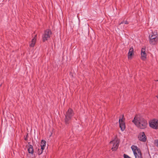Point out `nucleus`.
Returning a JSON list of instances; mask_svg holds the SVG:
<instances>
[{
    "label": "nucleus",
    "instance_id": "15",
    "mask_svg": "<svg viewBox=\"0 0 158 158\" xmlns=\"http://www.w3.org/2000/svg\"><path fill=\"white\" fill-rule=\"evenodd\" d=\"M154 143L155 146L158 148V140L156 139L154 140Z\"/></svg>",
    "mask_w": 158,
    "mask_h": 158
},
{
    "label": "nucleus",
    "instance_id": "11",
    "mask_svg": "<svg viewBox=\"0 0 158 158\" xmlns=\"http://www.w3.org/2000/svg\"><path fill=\"white\" fill-rule=\"evenodd\" d=\"M37 35H35V37L32 39L30 43L29 46L31 47H34L36 42V37Z\"/></svg>",
    "mask_w": 158,
    "mask_h": 158
},
{
    "label": "nucleus",
    "instance_id": "7",
    "mask_svg": "<svg viewBox=\"0 0 158 158\" xmlns=\"http://www.w3.org/2000/svg\"><path fill=\"white\" fill-rule=\"evenodd\" d=\"M150 126L154 129L158 128V120L153 119L149 122Z\"/></svg>",
    "mask_w": 158,
    "mask_h": 158
},
{
    "label": "nucleus",
    "instance_id": "8",
    "mask_svg": "<svg viewBox=\"0 0 158 158\" xmlns=\"http://www.w3.org/2000/svg\"><path fill=\"white\" fill-rule=\"evenodd\" d=\"M146 47H144L141 49V58L143 60H145L147 57V54L145 52Z\"/></svg>",
    "mask_w": 158,
    "mask_h": 158
},
{
    "label": "nucleus",
    "instance_id": "13",
    "mask_svg": "<svg viewBox=\"0 0 158 158\" xmlns=\"http://www.w3.org/2000/svg\"><path fill=\"white\" fill-rule=\"evenodd\" d=\"M46 141L43 140H42L41 141L40 143V146L41 147V149L42 150H43L44 149L46 145Z\"/></svg>",
    "mask_w": 158,
    "mask_h": 158
},
{
    "label": "nucleus",
    "instance_id": "17",
    "mask_svg": "<svg viewBox=\"0 0 158 158\" xmlns=\"http://www.w3.org/2000/svg\"><path fill=\"white\" fill-rule=\"evenodd\" d=\"M43 150L41 149H38V154L39 155H40L43 152Z\"/></svg>",
    "mask_w": 158,
    "mask_h": 158
},
{
    "label": "nucleus",
    "instance_id": "18",
    "mask_svg": "<svg viewBox=\"0 0 158 158\" xmlns=\"http://www.w3.org/2000/svg\"><path fill=\"white\" fill-rule=\"evenodd\" d=\"M25 140H27V138H25Z\"/></svg>",
    "mask_w": 158,
    "mask_h": 158
},
{
    "label": "nucleus",
    "instance_id": "4",
    "mask_svg": "<svg viewBox=\"0 0 158 158\" xmlns=\"http://www.w3.org/2000/svg\"><path fill=\"white\" fill-rule=\"evenodd\" d=\"M119 143V140L117 137L110 142V145L112 147L111 149L113 151L116 150L118 147Z\"/></svg>",
    "mask_w": 158,
    "mask_h": 158
},
{
    "label": "nucleus",
    "instance_id": "3",
    "mask_svg": "<svg viewBox=\"0 0 158 158\" xmlns=\"http://www.w3.org/2000/svg\"><path fill=\"white\" fill-rule=\"evenodd\" d=\"M131 148L135 158H142V155L140 149L137 147L132 145Z\"/></svg>",
    "mask_w": 158,
    "mask_h": 158
},
{
    "label": "nucleus",
    "instance_id": "1",
    "mask_svg": "<svg viewBox=\"0 0 158 158\" xmlns=\"http://www.w3.org/2000/svg\"><path fill=\"white\" fill-rule=\"evenodd\" d=\"M132 122L139 128L143 129L146 127L147 122L144 118L135 116Z\"/></svg>",
    "mask_w": 158,
    "mask_h": 158
},
{
    "label": "nucleus",
    "instance_id": "12",
    "mask_svg": "<svg viewBox=\"0 0 158 158\" xmlns=\"http://www.w3.org/2000/svg\"><path fill=\"white\" fill-rule=\"evenodd\" d=\"M134 49L133 48H131L129 49L128 55V59L131 58V56L133 54Z\"/></svg>",
    "mask_w": 158,
    "mask_h": 158
},
{
    "label": "nucleus",
    "instance_id": "14",
    "mask_svg": "<svg viewBox=\"0 0 158 158\" xmlns=\"http://www.w3.org/2000/svg\"><path fill=\"white\" fill-rule=\"evenodd\" d=\"M28 151L29 153L32 154L33 153V149L32 145H30L28 148Z\"/></svg>",
    "mask_w": 158,
    "mask_h": 158
},
{
    "label": "nucleus",
    "instance_id": "9",
    "mask_svg": "<svg viewBox=\"0 0 158 158\" xmlns=\"http://www.w3.org/2000/svg\"><path fill=\"white\" fill-rule=\"evenodd\" d=\"M139 139L143 142H145L146 140V137L144 132L141 133L139 135Z\"/></svg>",
    "mask_w": 158,
    "mask_h": 158
},
{
    "label": "nucleus",
    "instance_id": "5",
    "mask_svg": "<svg viewBox=\"0 0 158 158\" xmlns=\"http://www.w3.org/2000/svg\"><path fill=\"white\" fill-rule=\"evenodd\" d=\"M158 35L156 33H152L151 35H149L150 43L152 45L156 44L158 41Z\"/></svg>",
    "mask_w": 158,
    "mask_h": 158
},
{
    "label": "nucleus",
    "instance_id": "2",
    "mask_svg": "<svg viewBox=\"0 0 158 158\" xmlns=\"http://www.w3.org/2000/svg\"><path fill=\"white\" fill-rule=\"evenodd\" d=\"M74 114V113L72 109L70 108H69L65 114L64 121L66 124H68L69 123Z\"/></svg>",
    "mask_w": 158,
    "mask_h": 158
},
{
    "label": "nucleus",
    "instance_id": "16",
    "mask_svg": "<svg viewBox=\"0 0 158 158\" xmlns=\"http://www.w3.org/2000/svg\"><path fill=\"white\" fill-rule=\"evenodd\" d=\"M128 24V23L127 21H123L121 23H120L119 24V25H121L122 24Z\"/></svg>",
    "mask_w": 158,
    "mask_h": 158
},
{
    "label": "nucleus",
    "instance_id": "10",
    "mask_svg": "<svg viewBox=\"0 0 158 158\" xmlns=\"http://www.w3.org/2000/svg\"><path fill=\"white\" fill-rule=\"evenodd\" d=\"M120 127L122 131H123L125 128V126L124 122L123 121L122 119H119V120Z\"/></svg>",
    "mask_w": 158,
    "mask_h": 158
},
{
    "label": "nucleus",
    "instance_id": "6",
    "mask_svg": "<svg viewBox=\"0 0 158 158\" xmlns=\"http://www.w3.org/2000/svg\"><path fill=\"white\" fill-rule=\"evenodd\" d=\"M52 33L51 31L49 29L45 30L42 35L43 41L44 42L50 38Z\"/></svg>",
    "mask_w": 158,
    "mask_h": 158
}]
</instances>
